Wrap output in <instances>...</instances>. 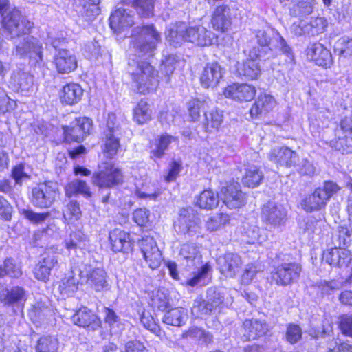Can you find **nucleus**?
Masks as SVG:
<instances>
[{
	"label": "nucleus",
	"mask_w": 352,
	"mask_h": 352,
	"mask_svg": "<svg viewBox=\"0 0 352 352\" xmlns=\"http://www.w3.org/2000/svg\"><path fill=\"white\" fill-rule=\"evenodd\" d=\"M177 140V138L168 133H163L155 140L154 148L151 151L152 159H161L165 155V151L168 149L170 144Z\"/></svg>",
	"instance_id": "nucleus-35"
},
{
	"label": "nucleus",
	"mask_w": 352,
	"mask_h": 352,
	"mask_svg": "<svg viewBox=\"0 0 352 352\" xmlns=\"http://www.w3.org/2000/svg\"><path fill=\"white\" fill-rule=\"evenodd\" d=\"M100 0H74L76 12L82 19L87 21H93L100 13L98 5Z\"/></svg>",
	"instance_id": "nucleus-24"
},
{
	"label": "nucleus",
	"mask_w": 352,
	"mask_h": 352,
	"mask_svg": "<svg viewBox=\"0 0 352 352\" xmlns=\"http://www.w3.org/2000/svg\"><path fill=\"white\" fill-rule=\"evenodd\" d=\"M327 201L318 189L316 188L312 194L302 200L301 206L307 212L316 211L324 208Z\"/></svg>",
	"instance_id": "nucleus-38"
},
{
	"label": "nucleus",
	"mask_w": 352,
	"mask_h": 352,
	"mask_svg": "<svg viewBox=\"0 0 352 352\" xmlns=\"http://www.w3.org/2000/svg\"><path fill=\"white\" fill-rule=\"evenodd\" d=\"M104 154L107 157L112 158L117 154L120 144V135L106 133Z\"/></svg>",
	"instance_id": "nucleus-48"
},
{
	"label": "nucleus",
	"mask_w": 352,
	"mask_h": 352,
	"mask_svg": "<svg viewBox=\"0 0 352 352\" xmlns=\"http://www.w3.org/2000/svg\"><path fill=\"white\" fill-rule=\"evenodd\" d=\"M211 23L215 30L224 32L232 23V15L228 6L222 4L217 6L212 15Z\"/></svg>",
	"instance_id": "nucleus-22"
},
{
	"label": "nucleus",
	"mask_w": 352,
	"mask_h": 352,
	"mask_svg": "<svg viewBox=\"0 0 352 352\" xmlns=\"http://www.w3.org/2000/svg\"><path fill=\"white\" fill-rule=\"evenodd\" d=\"M82 273L80 270L76 268L66 274L59 286L61 294L69 296L76 292L78 284L84 280Z\"/></svg>",
	"instance_id": "nucleus-29"
},
{
	"label": "nucleus",
	"mask_w": 352,
	"mask_h": 352,
	"mask_svg": "<svg viewBox=\"0 0 352 352\" xmlns=\"http://www.w3.org/2000/svg\"><path fill=\"white\" fill-rule=\"evenodd\" d=\"M255 94V87L247 83H234L228 86L224 90L226 98L239 102L250 101L254 98Z\"/></svg>",
	"instance_id": "nucleus-17"
},
{
	"label": "nucleus",
	"mask_w": 352,
	"mask_h": 352,
	"mask_svg": "<svg viewBox=\"0 0 352 352\" xmlns=\"http://www.w3.org/2000/svg\"><path fill=\"white\" fill-rule=\"evenodd\" d=\"M263 58V54L258 53V50L253 47L249 53V58L238 61L236 65L237 74L246 80L256 79L261 74V68L258 58Z\"/></svg>",
	"instance_id": "nucleus-11"
},
{
	"label": "nucleus",
	"mask_w": 352,
	"mask_h": 352,
	"mask_svg": "<svg viewBox=\"0 0 352 352\" xmlns=\"http://www.w3.org/2000/svg\"><path fill=\"white\" fill-rule=\"evenodd\" d=\"M21 215L33 224H41L50 217V212H36L32 209L22 208L19 210Z\"/></svg>",
	"instance_id": "nucleus-50"
},
{
	"label": "nucleus",
	"mask_w": 352,
	"mask_h": 352,
	"mask_svg": "<svg viewBox=\"0 0 352 352\" xmlns=\"http://www.w3.org/2000/svg\"><path fill=\"white\" fill-rule=\"evenodd\" d=\"M138 55L129 54L127 72L136 82L138 91L145 94L154 89L159 83L155 68L150 63L141 60Z\"/></svg>",
	"instance_id": "nucleus-5"
},
{
	"label": "nucleus",
	"mask_w": 352,
	"mask_h": 352,
	"mask_svg": "<svg viewBox=\"0 0 352 352\" xmlns=\"http://www.w3.org/2000/svg\"><path fill=\"white\" fill-rule=\"evenodd\" d=\"M3 272L4 276H8L14 278H19L23 274L21 267L16 265L11 258H8L4 261Z\"/></svg>",
	"instance_id": "nucleus-55"
},
{
	"label": "nucleus",
	"mask_w": 352,
	"mask_h": 352,
	"mask_svg": "<svg viewBox=\"0 0 352 352\" xmlns=\"http://www.w3.org/2000/svg\"><path fill=\"white\" fill-rule=\"evenodd\" d=\"M204 116L203 125L208 132L217 130L223 120V111L218 109H212L210 111L205 112Z\"/></svg>",
	"instance_id": "nucleus-40"
},
{
	"label": "nucleus",
	"mask_w": 352,
	"mask_h": 352,
	"mask_svg": "<svg viewBox=\"0 0 352 352\" xmlns=\"http://www.w3.org/2000/svg\"><path fill=\"white\" fill-rule=\"evenodd\" d=\"M260 232L261 229L258 226L248 225L244 226L243 234V236L247 238L246 242L248 243H262L265 241V236H263Z\"/></svg>",
	"instance_id": "nucleus-46"
},
{
	"label": "nucleus",
	"mask_w": 352,
	"mask_h": 352,
	"mask_svg": "<svg viewBox=\"0 0 352 352\" xmlns=\"http://www.w3.org/2000/svg\"><path fill=\"white\" fill-rule=\"evenodd\" d=\"M225 69L219 63L212 62L208 63L204 68L200 76V82L205 88L215 87L223 78Z\"/></svg>",
	"instance_id": "nucleus-19"
},
{
	"label": "nucleus",
	"mask_w": 352,
	"mask_h": 352,
	"mask_svg": "<svg viewBox=\"0 0 352 352\" xmlns=\"http://www.w3.org/2000/svg\"><path fill=\"white\" fill-rule=\"evenodd\" d=\"M10 85L14 91L24 96L31 95L34 91V76L21 69L13 72Z\"/></svg>",
	"instance_id": "nucleus-14"
},
{
	"label": "nucleus",
	"mask_w": 352,
	"mask_h": 352,
	"mask_svg": "<svg viewBox=\"0 0 352 352\" xmlns=\"http://www.w3.org/2000/svg\"><path fill=\"white\" fill-rule=\"evenodd\" d=\"M297 170L300 174L307 176H313L316 172V167L314 165L307 160V159H302L300 162L298 164L296 162Z\"/></svg>",
	"instance_id": "nucleus-63"
},
{
	"label": "nucleus",
	"mask_w": 352,
	"mask_h": 352,
	"mask_svg": "<svg viewBox=\"0 0 352 352\" xmlns=\"http://www.w3.org/2000/svg\"><path fill=\"white\" fill-rule=\"evenodd\" d=\"M2 303L7 306H18L23 305L26 299L27 295L25 289L19 286L12 287L10 289L5 286Z\"/></svg>",
	"instance_id": "nucleus-33"
},
{
	"label": "nucleus",
	"mask_w": 352,
	"mask_h": 352,
	"mask_svg": "<svg viewBox=\"0 0 352 352\" xmlns=\"http://www.w3.org/2000/svg\"><path fill=\"white\" fill-rule=\"evenodd\" d=\"M317 188L327 201L340 189V186L332 181H326L322 186Z\"/></svg>",
	"instance_id": "nucleus-59"
},
{
	"label": "nucleus",
	"mask_w": 352,
	"mask_h": 352,
	"mask_svg": "<svg viewBox=\"0 0 352 352\" xmlns=\"http://www.w3.org/2000/svg\"><path fill=\"white\" fill-rule=\"evenodd\" d=\"M335 52L339 56L352 58V38L348 36L339 38L335 45Z\"/></svg>",
	"instance_id": "nucleus-49"
},
{
	"label": "nucleus",
	"mask_w": 352,
	"mask_h": 352,
	"mask_svg": "<svg viewBox=\"0 0 352 352\" xmlns=\"http://www.w3.org/2000/svg\"><path fill=\"white\" fill-rule=\"evenodd\" d=\"M166 39L174 47L180 46L183 42H189L197 46L212 45L214 34L201 25H189L185 22L178 21L171 24L166 30Z\"/></svg>",
	"instance_id": "nucleus-2"
},
{
	"label": "nucleus",
	"mask_w": 352,
	"mask_h": 352,
	"mask_svg": "<svg viewBox=\"0 0 352 352\" xmlns=\"http://www.w3.org/2000/svg\"><path fill=\"white\" fill-rule=\"evenodd\" d=\"M269 325L264 320L256 318L246 319L243 322L242 338L245 341L258 339L267 334Z\"/></svg>",
	"instance_id": "nucleus-15"
},
{
	"label": "nucleus",
	"mask_w": 352,
	"mask_h": 352,
	"mask_svg": "<svg viewBox=\"0 0 352 352\" xmlns=\"http://www.w3.org/2000/svg\"><path fill=\"white\" fill-rule=\"evenodd\" d=\"M31 202L36 208H48L56 201L59 190L56 183L47 181L33 187Z\"/></svg>",
	"instance_id": "nucleus-6"
},
{
	"label": "nucleus",
	"mask_w": 352,
	"mask_h": 352,
	"mask_svg": "<svg viewBox=\"0 0 352 352\" xmlns=\"http://www.w3.org/2000/svg\"><path fill=\"white\" fill-rule=\"evenodd\" d=\"M208 107L205 101H201L198 99L191 100L188 104L189 115L192 120L195 122L199 120L200 117V112H206V107Z\"/></svg>",
	"instance_id": "nucleus-53"
},
{
	"label": "nucleus",
	"mask_w": 352,
	"mask_h": 352,
	"mask_svg": "<svg viewBox=\"0 0 352 352\" xmlns=\"http://www.w3.org/2000/svg\"><path fill=\"white\" fill-rule=\"evenodd\" d=\"M323 259L331 265L346 267L351 261V254L348 250L333 248L324 252Z\"/></svg>",
	"instance_id": "nucleus-23"
},
{
	"label": "nucleus",
	"mask_w": 352,
	"mask_h": 352,
	"mask_svg": "<svg viewBox=\"0 0 352 352\" xmlns=\"http://www.w3.org/2000/svg\"><path fill=\"white\" fill-rule=\"evenodd\" d=\"M219 196L212 190H204L197 199V205L203 209L212 210L219 204Z\"/></svg>",
	"instance_id": "nucleus-42"
},
{
	"label": "nucleus",
	"mask_w": 352,
	"mask_h": 352,
	"mask_svg": "<svg viewBox=\"0 0 352 352\" xmlns=\"http://www.w3.org/2000/svg\"><path fill=\"white\" fill-rule=\"evenodd\" d=\"M338 135H348L352 137V116H346L343 118L340 124L339 127L335 130Z\"/></svg>",
	"instance_id": "nucleus-64"
},
{
	"label": "nucleus",
	"mask_w": 352,
	"mask_h": 352,
	"mask_svg": "<svg viewBox=\"0 0 352 352\" xmlns=\"http://www.w3.org/2000/svg\"><path fill=\"white\" fill-rule=\"evenodd\" d=\"M131 37L130 53L145 58L154 55L157 45L161 42L160 33L153 24L134 28Z\"/></svg>",
	"instance_id": "nucleus-4"
},
{
	"label": "nucleus",
	"mask_w": 352,
	"mask_h": 352,
	"mask_svg": "<svg viewBox=\"0 0 352 352\" xmlns=\"http://www.w3.org/2000/svg\"><path fill=\"white\" fill-rule=\"evenodd\" d=\"M1 23L6 38L13 42V54L28 58L32 65H40L43 61V47L38 38L30 35L34 23L16 8L9 11Z\"/></svg>",
	"instance_id": "nucleus-1"
},
{
	"label": "nucleus",
	"mask_w": 352,
	"mask_h": 352,
	"mask_svg": "<svg viewBox=\"0 0 352 352\" xmlns=\"http://www.w3.org/2000/svg\"><path fill=\"white\" fill-rule=\"evenodd\" d=\"M139 245L143 257L151 269L157 268L162 261V253L153 237L146 236L139 241Z\"/></svg>",
	"instance_id": "nucleus-13"
},
{
	"label": "nucleus",
	"mask_w": 352,
	"mask_h": 352,
	"mask_svg": "<svg viewBox=\"0 0 352 352\" xmlns=\"http://www.w3.org/2000/svg\"><path fill=\"white\" fill-rule=\"evenodd\" d=\"M74 323L83 328L95 330L100 327V320L98 316L87 307L80 308L72 316Z\"/></svg>",
	"instance_id": "nucleus-26"
},
{
	"label": "nucleus",
	"mask_w": 352,
	"mask_h": 352,
	"mask_svg": "<svg viewBox=\"0 0 352 352\" xmlns=\"http://www.w3.org/2000/svg\"><path fill=\"white\" fill-rule=\"evenodd\" d=\"M109 21L111 28L115 30L128 28L133 24V16L127 10L121 8L111 14Z\"/></svg>",
	"instance_id": "nucleus-32"
},
{
	"label": "nucleus",
	"mask_w": 352,
	"mask_h": 352,
	"mask_svg": "<svg viewBox=\"0 0 352 352\" xmlns=\"http://www.w3.org/2000/svg\"><path fill=\"white\" fill-rule=\"evenodd\" d=\"M307 55L308 58L318 66L330 67L333 63L331 52L320 43L310 44L307 47Z\"/></svg>",
	"instance_id": "nucleus-20"
},
{
	"label": "nucleus",
	"mask_w": 352,
	"mask_h": 352,
	"mask_svg": "<svg viewBox=\"0 0 352 352\" xmlns=\"http://www.w3.org/2000/svg\"><path fill=\"white\" fill-rule=\"evenodd\" d=\"M109 238L113 251L128 253L132 250L133 244L128 232L120 229H114L109 232Z\"/></svg>",
	"instance_id": "nucleus-28"
},
{
	"label": "nucleus",
	"mask_w": 352,
	"mask_h": 352,
	"mask_svg": "<svg viewBox=\"0 0 352 352\" xmlns=\"http://www.w3.org/2000/svg\"><path fill=\"white\" fill-rule=\"evenodd\" d=\"M54 63L58 73L69 74L77 67L76 56L69 50H60L54 56Z\"/></svg>",
	"instance_id": "nucleus-25"
},
{
	"label": "nucleus",
	"mask_w": 352,
	"mask_h": 352,
	"mask_svg": "<svg viewBox=\"0 0 352 352\" xmlns=\"http://www.w3.org/2000/svg\"><path fill=\"white\" fill-rule=\"evenodd\" d=\"M313 5L309 0L300 1L293 7L294 13L299 16L309 14L312 12Z\"/></svg>",
	"instance_id": "nucleus-62"
},
{
	"label": "nucleus",
	"mask_w": 352,
	"mask_h": 352,
	"mask_svg": "<svg viewBox=\"0 0 352 352\" xmlns=\"http://www.w3.org/2000/svg\"><path fill=\"white\" fill-rule=\"evenodd\" d=\"M219 272L226 277L233 278L239 272L243 265L239 255L228 252L217 260Z\"/></svg>",
	"instance_id": "nucleus-16"
},
{
	"label": "nucleus",
	"mask_w": 352,
	"mask_h": 352,
	"mask_svg": "<svg viewBox=\"0 0 352 352\" xmlns=\"http://www.w3.org/2000/svg\"><path fill=\"white\" fill-rule=\"evenodd\" d=\"M255 38L257 43L261 47L258 53L263 54V58L274 57L279 52L285 55L289 61L293 60L294 55L292 48L278 31L270 27H263L255 31Z\"/></svg>",
	"instance_id": "nucleus-3"
},
{
	"label": "nucleus",
	"mask_w": 352,
	"mask_h": 352,
	"mask_svg": "<svg viewBox=\"0 0 352 352\" xmlns=\"http://www.w3.org/2000/svg\"><path fill=\"white\" fill-rule=\"evenodd\" d=\"M151 113L149 104L142 100L133 109V118L138 124H143L151 120Z\"/></svg>",
	"instance_id": "nucleus-44"
},
{
	"label": "nucleus",
	"mask_w": 352,
	"mask_h": 352,
	"mask_svg": "<svg viewBox=\"0 0 352 352\" xmlns=\"http://www.w3.org/2000/svg\"><path fill=\"white\" fill-rule=\"evenodd\" d=\"M302 328L296 324L289 323L287 325L285 338L291 344H296L302 339Z\"/></svg>",
	"instance_id": "nucleus-51"
},
{
	"label": "nucleus",
	"mask_w": 352,
	"mask_h": 352,
	"mask_svg": "<svg viewBox=\"0 0 352 352\" xmlns=\"http://www.w3.org/2000/svg\"><path fill=\"white\" fill-rule=\"evenodd\" d=\"M65 219L72 221L78 220L81 217V210L79 203L76 200L70 201L66 206L65 210L63 212Z\"/></svg>",
	"instance_id": "nucleus-54"
},
{
	"label": "nucleus",
	"mask_w": 352,
	"mask_h": 352,
	"mask_svg": "<svg viewBox=\"0 0 352 352\" xmlns=\"http://www.w3.org/2000/svg\"><path fill=\"white\" fill-rule=\"evenodd\" d=\"M177 60L175 55H169L163 61L160 67L161 72L164 74L166 82H169L170 76L173 74Z\"/></svg>",
	"instance_id": "nucleus-56"
},
{
	"label": "nucleus",
	"mask_w": 352,
	"mask_h": 352,
	"mask_svg": "<svg viewBox=\"0 0 352 352\" xmlns=\"http://www.w3.org/2000/svg\"><path fill=\"white\" fill-rule=\"evenodd\" d=\"M16 102L11 100L4 90L0 89V114H4L14 109Z\"/></svg>",
	"instance_id": "nucleus-61"
},
{
	"label": "nucleus",
	"mask_w": 352,
	"mask_h": 352,
	"mask_svg": "<svg viewBox=\"0 0 352 352\" xmlns=\"http://www.w3.org/2000/svg\"><path fill=\"white\" fill-rule=\"evenodd\" d=\"M92 120L87 117L76 118L69 126L63 127L67 142H80L91 133Z\"/></svg>",
	"instance_id": "nucleus-9"
},
{
	"label": "nucleus",
	"mask_w": 352,
	"mask_h": 352,
	"mask_svg": "<svg viewBox=\"0 0 352 352\" xmlns=\"http://www.w3.org/2000/svg\"><path fill=\"white\" fill-rule=\"evenodd\" d=\"M179 254L187 263H192V265L201 263L200 248L195 243H190L183 244L181 247Z\"/></svg>",
	"instance_id": "nucleus-39"
},
{
	"label": "nucleus",
	"mask_w": 352,
	"mask_h": 352,
	"mask_svg": "<svg viewBox=\"0 0 352 352\" xmlns=\"http://www.w3.org/2000/svg\"><path fill=\"white\" fill-rule=\"evenodd\" d=\"M301 270L300 265L297 263H283L272 272V279L278 285H288L298 280Z\"/></svg>",
	"instance_id": "nucleus-10"
},
{
	"label": "nucleus",
	"mask_w": 352,
	"mask_h": 352,
	"mask_svg": "<svg viewBox=\"0 0 352 352\" xmlns=\"http://www.w3.org/2000/svg\"><path fill=\"white\" fill-rule=\"evenodd\" d=\"M329 146L342 154L352 153V137L348 135H338L335 131V138L330 140Z\"/></svg>",
	"instance_id": "nucleus-41"
},
{
	"label": "nucleus",
	"mask_w": 352,
	"mask_h": 352,
	"mask_svg": "<svg viewBox=\"0 0 352 352\" xmlns=\"http://www.w3.org/2000/svg\"><path fill=\"white\" fill-rule=\"evenodd\" d=\"M65 196L72 197L74 195H81L86 199H89L92 197V192L90 187L86 182L75 179L69 182L65 186Z\"/></svg>",
	"instance_id": "nucleus-36"
},
{
	"label": "nucleus",
	"mask_w": 352,
	"mask_h": 352,
	"mask_svg": "<svg viewBox=\"0 0 352 352\" xmlns=\"http://www.w3.org/2000/svg\"><path fill=\"white\" fill-rule=\"evenodd\" d=\"M268 157L270 161L286 167L294 166L299 161L298 154L287 146L271 150Z\"/></svg>",
	"instance_id": "nucleus-21"
},
{
	"label": "nucleus",
	"mask_w": 352,
	"mask_h": 352,
	"mask_svg": "<svg viewBox=\"0 0 352 352\" xmlns=\"http://www.w3.org/2000/svg\"><path fill=\"white\" fill-rule=\"evenodd\" d=\"M198 221L199 218L192 208H182L179 210V224L181 232L189 234L196 232L199 228Z\"/></svg>",
	"instance_id": "nucleus-27"
},
{
	"label": "nucleus",
	"mask_w": 352,
	"mask_h": 352,
	"mask_svg": "<svg viewBox=\"0 0 352 352\" xmlns=\"http://www.w3.org/2000/svg\"><path fill=\"white\" fill-rule=\"evenodd\" d=\"M211 270V266L206 263L202 265L195 274L194 276L186 281V284L191 287H194L201 283V281L206 278L208 273Z\"/></svg>",
	"instance_id": "nucleus-60"
},
{
	"label": "nucleus",
	"mask_w": 352,
	"mask_h": 352,
	"mask_svg": "<svg viewBox=\"0 0 352 352\" xmlns=\"http://www.w3.org/2000/svg\"><path fill=\"white\" fill-rule=\"evenodd\" d=\"M222 199L226 206L230 209H236L245 204L246 197L239 184H231L221 190Z\"/></svg>",
	"instance_id": "nucleus-18"
},
{
	"label": "nucleus",
	"mask_w": 352,
	"mask_h": 352,
	"mask_svg": "<svg viewBox=\"0 0 352 352\" xmlns=\"http://www.w3.org/2000/svg\"><path fill=\"white\" fill-rule=\"evenodd\" d=\"M224 298L219 292L213 289H208V300H205L198 298L194 300L191 311L197 317L209 315L212 311L223 302Z\"/></svg>",
	"instance_id": "nucleus-12"
},
{
	"label": "nucleus",
	"mask_w": 352,
	"mask_h": 352,
	"mask_svg": "<svg viewBox=\"0 0 352 352\" xmlns=\"http://www.w3.org/2000/svg\"><path fill=\"white\" fill-rule=\"evenodd\" d=\"M276 104V102L272 96L266 93H261L250 109V114L252 117L266 114L274 109Z\"/></svg>",
	"instance_id": "nucleus-30"
},
{
	"label": "nucleus",
	"mask_w": 352,
	"mask_h": 352,
	"mask_svg": "<svg viewBox=\"0 0 352 352\" xmlns=\"http://www.w3.org/2000/svg\"><path fill=\"white\" fill-rule=\"evenodd\" d=\"M58 346V340L53 336H43L37 342L36 352H56Z\"/></svg>",
	"instance_id": "nucleus-47"
},
{
	"label": "nucleus",
	"mask_w": 352,
	"mask_h": 352,
	"mask_svg": "<svg viewBox=\"0 0 352 352\" xmlns=\"http://www.w3.org/2000/svg\"><path fill=\"white\" fill-rule=\"evenodd\" d=\"M83 89L76 83H69L63 88L61 100L63 103L73 105L78 103L82 98Z\"/></svg>",
	"instance_id": "nucleus-37"
},
{
	"label": "nucleus",
	"mask_w": 352,
	"mask_h": 352,
	"mask_svg": "<svg viewBox=\"0 0 352 352\" xmlns=\"http://www.w3.org/2000/svg\"><path fill=\"white\" fill-rule=\"evenodd\" d=\"M151 300L152 305L162 311L170 307L168 291L164 288L157 289L153 294Z\"/></svg>",
	"instance_id": "nucleus-45"
},
{
	"label": "nucleus",
	"mask_w": 352,
	"mask_h": 352,
	"mask_svg": "<svg viewBox=\"0 0 352 352\" xmlns=\"http://www.w3.org/2000/svg\"><path fill=\"white\" fill-rule=\"evenodd\" d=\"M263 173L256 166H249L245 169V173L242 179V182L245 186L250 188H254L258 186L263 180Z\"/></svg>",
	"instance_id": "nucleus-43"
},
{
	"label": "nucleus",
	"mask_w": 352,
	"mask_h": 352,
	"mask_svg": "<svg viewBox=\"0 0 352 352\" xmlns=\"http://www.w3.org/2000/svg\"><path fill=\"white\" fill-rule=\"evenodd\" d=\"M188 318V311L182 307L166 310L162 318L164 323L175 327H182Z\"/></svg>",
	"instance_id": "nucleus-31"
},
{
	"label": "nucleus",
	"mask_w": 352,
	"mask_h": 352,
	"mask_svg": "<svg viewBox=\"0 0 352 352\" xmlns=\"http://www.w3.org/2000/svg\"><path fill=\"white\" fill-rule=\"evenodd\" d=\"M84 280L97 292H100L108 287L107 273L102 268H95L88 272L84 276Z\"/></svg>",
	"instance_id": "nucleus-34"
},
{
	"label": "nucleus",
	"mask_w": 352,
	"mask_h": 352,
	"mask_svg": "<svg viewBox=\"0 0 352 352\" xmlns=\"http://www.w3.org/2000/svg\"><path fill=\"white\" fill-rule=\"evenodd\" d=\"M182 336L183 338H196L206 343H210L212 340V336L209 332H206L203 329L196 327H191L188 331H184Z\"/></svg>",
	"instance_id": "nucleus-52"
},
{
	"label": "nucleus",
	"mask_w": 352,
	"mask_h": 352,
	"mask_svg": "<svg viewBox=\"0 0 352 352\" xmlns=\"http://www.w3.org/2000/svg\"><path fill=\"white\" fill-rule=\"evenodd\" d=\"M155 0H135L134 4L138 12L144 17L153 14Z\"/></svg>",
	"instance_id": "nucleus-57"
},
{
	"label": "nucleus",
	"mask_w": 352,
	"mask_h": 352,
	"mask_svg": "<svg viewBox=\"0 0 352 352\" xmlns=\"http://www.w3.org/2000/svg\"><path fill=\"white\" fill-rule=\"evenodd\" d=\"M287 212L285 207L275 201H269L261 208V219L267 230L283 226L287 220Z\"/></svg>",
	"instance_id": "nucleus-7"
},
{
	"label": "nucleus",
	"mask_w": 352,
	"mask_h": 352,
	"mask_svg": "<svg viewBox=\"0 0 352 352\" xmlns=\"http://www.w3.org/2000/svg\"><path fill=\"white\" fill-rule=\"evenodd\" d=\"M92 176V182L100 188H113L123 181L121 170L111 162H104Z\"/></svg>",
	"instance_id": "nucleus-8"
},
{
	"label": "nucleus",
	"mask_w": 352,
	"mask_h": 352,
	"mask_svg": "<svg viewBox=\"0 0 352 352\" xmlns=\"http://www.w3.org/2000/svg\"><path fill=\"white\" fill-rule=\"evenodd\" d=\"M332 322L327 318H324L322 321V325L320 327L311 328L309 330V336L314 338H318L319 337L324 336L329 334L332 331Z\"/></svg>",
	"instance_id": "nucleus-58"
}]
</instances>
